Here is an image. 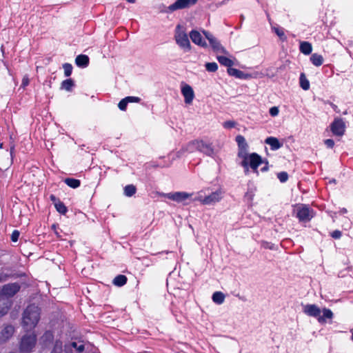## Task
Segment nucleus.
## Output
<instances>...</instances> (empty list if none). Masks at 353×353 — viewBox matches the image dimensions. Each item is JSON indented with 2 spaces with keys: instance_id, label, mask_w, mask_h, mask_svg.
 <instances>
[{
  "instance_id": "1",
  "label": "nucleus",
  "mask_w": 353,
  "mask_h": 353,
  "mask_svg": "<svg viewBox=\"0 0 353 353\" xmlns=\"http://www.w3.org/2000/svg\"><path fill=\"white\" fill-rule=\"evenodd\" d=\"M41 309L34 304L28 305L23 312L22 326L27 330H32L40 320Z\"/></svg>"
},
{
  "instance_id": "2",
  "label": "nucleus",
  "mask_w": 353,
  "mask_h": 353,
  "mask_svg": "<svg viewBox=\"0 0 353 353\" xmlns=\"http://www.w3.org/2000/svg\"><path fill=\"white\" fill-rule=\"evenodd\" d=\"M239 158L241 159V165L244 168L245 173L250 168L253 172H257L259 166L263 163L262 157L255 152L251 154L248 152Z\"/></svg>"
},
{
  "instance_id": "3",
  "label": "nucleus",
  "mask_w": 353,
  "mask_h": 353,
  "mask_svg": "<svg viewBox=\"0 0 353 353\" xmlns=\"http://www.w3.org/2000/svg\"><path fill=\"white\" fill-rule=\"evenodd\" d=\"M188 148L191 152L196 150L209 157H212L214 154L212 143H206L203 140H193L188 143Z\"/></svg>"
},
{
  "instance_id": "4",
  "label": "nucleus",
  "mask_w": 353,
  "mask_h": 353,
  "mask_svg": "<svg viewBox=\"0 0 353 353\" xmlns=\"http://www.w3.org/2000/svg\"><path fill=\"white\" fill-rule=\"evenodd\" d=\"M37 335L34 332L24 334L19 342V349L21 353H30L37 344Z\"/></svg>"
},
{
  "instance_id": "5",
  "label": "nucleus",
  "mask_w": 353,
  "mask_h": 353,
  "mask_svg": "<svg viewBox=\"0 0 353 353\" xmlns=\"http://www.w3.org/2000/svg\"><path fill=\"white\" fill-rule=\"evenodd\" d=\"M181 26L177 25L175 31V41L179 46L185 52H189L191 50V45L187 34L181 30Z\"/></svg>"
},
{
  "instance_id": "6",
  "label": "nucleus",
  "mask_w": 353,
  "mask_h": 353,
  "mask_svg": "<svg viewBox=\"0 0 353 353\" xmlns=\"http://www.w3.org/2000/svg\"><path fill=\"white\" fill-rule=\"evenodd\" d=\"M203 34L205 38L208 40L213 51L216 53L226 54L227 51L225 48L221 44L219 41L213 36L210 32L203 30Z\"/></svg>"
},
{
  "instance_id": "7",
  "label": "nucleus",
  "mask_w": 353,
  "mask_h": 353,
  "mask_svg": "<svg viewBox=\"0 0 353 353\" xmlns=\"http://www.w3.org/2000/svg\"><path fill=\"white\" fill-rule=\"evenodd\" d=\"M223 197L221 190H217L205 197L199 196L194 200L200 201L203 205H210L219 202Z\"/></svg>"
},
{
  "instance_id": "8",
  "label": "nucleus",
  "mask_w": 353,
  "mask_h": 353,
  "mask_svg": "<svg viewBox=\"0 0 353 353\" xmlns=\"http://www.w3.org/2000/svg\"><path fill=\"white\" fill-rule=\"evenodd\" d=\"M21 289V286L18 283H12L4 285L1 291V297L6 299L13 297Z\"/></svg>"
},
{
  "instance_id": "9",
  "label": "nucleus",
  "mask_w": 353,
  "mask_h": 353,
  "mask_svg": "<svg viewBox=\"0 0 353 353\" xmlns=\"http://www.w3.org/2000/svg\"><path fill=\"white\" fill-rule=\"evenodd\" d=\"M198 0H176L174 3L168 7L170 12L177 10L184 9L194 6Z\"/></svg>"
},
{
  "instance_id": "10",
  "label": "nucleus",
  "mask_w": 353,
  "mask_h": 353,
  "mask_svg": "<svg viewBox=\"0 0 353 353\" xmlns=\"http://www.w3.org/2000/svg\"><path fill=\"white\" fill-rule=\"evenodd\" d=\"M192 194L185 192H170L165 194V196L174 201L180 203L191 197Z\"/></svg>"
},
{
  "instance_id": "11",
  "label": "nucleus",
  "mask_w": 353,
  "mask_h": 353,
  "mask_svg": "<svg viewBox=\"0 0 353 353\" xmlns=\"http://www.w3.org/2000/svg\"><path fill=\"white\" fill-rule=\"evenodd\" d=\"M235 140L238 145V157L248 153L249 146L244 137L241 134H239L236 137Z\"/></svg>"
},
{
  "instance_id": "12",
  "label": "nucleus",
  "mask_w": 353,
  "mask_h": 353,
  "mask_svg": "<svg viewBox=\"0 0 353 353\" xmlns=\"http://www.w3.org/2000/svg\"><path fill=\"white\" fill-rule=\"evenodd\" d=\"M14 327L12 325H6L0 332V343L8 341L14 334Z\"/></svg>"
},
{
  "instance_id": "13",
  "label": "nucleus",
  "mask_w": 353,
  "mask_h": 353,
  "mask_svg": "<svg viewBox=\"0 0 353 353\" xmlns=\"http://www.w3.org/2000/svg\"><path fill=\"white\" fill-rule=\"evenodd\" d=\"M331 130L334 134L342 136L345 132V123L342 119H335L331 125Z\"/></svg>"
},
{
  "instance_id": "14",
  "label": "nucleus",
  "mask_w": 353,
  "mask_h": 353,
  "mask_svg": "<svg viewBox=\"0 0 353 353\" xmlns=\"http://www.w3.org/2000/svg\"><path fill=\"white\" fill-rule=\"evenodd\" d=\"M181 93L184 97L185 103L187 104L192 103L194 98V92L192 88L188 84H185L181 88Z\"/></svg>"
},
{
  "instance_id": "15",
  "label": "nucleus",
  "mask_w": 353,
  "mask_h": 353,
  "mask_svg": "<svg viewBox=\"0 0 353 353\" xmlns=\"http://www.w3.org/2000/svg\"><path fill=\"white\" fill-rule=\"evenodd\" d=\"M50 199L52 202L57 211L60 214L65 215L68 212V208L54 194L50 195Z\"/></svg>"
},
{
  "instance_id": "16",
  "label": "nucleus",
  "mask_w": 353,
  "mask_h": 353,
  "mask_svg": "<svg viewBox=\"0 0 353 353\" xmlns=\"http://www.w3.org/2000/svg\"><path fill=\"white\" fill-rule=\"evenodd\" d=\"M190 37L192 40V41L195 43L196 45H198L199 46L205 48L208 46L206 42L203 39L201 33L195 30H192L190 32Z\"/></svg>"
},
{
  "instance_id": "17",
  "label": "nucleus",
  "mask_w": 353,
  "mask_h": 353,
  "mask_svg": "<svg viewBox=\"0 0 353 353\" xmlns=\"http://www.w3.org/2000/svg\"><path fill=\"white\" fill-rule=\"evenodd\" d=\"M297 217L301 221H310L312 217V212L307 207H302L298 210Z\"/></svg>"
},
{
  "instance_id": "18",
  "label": "nucleus",
  "mask_w": 353,
  "mask_h": 353,
  "mask_svg": "<svg viewBox=\"0 0 353 353\" xmlns=\"http://www.w3.org/2000/svg\"><path fill=\"white\" fill-rule=\"evenodd\" d=\"M12 305V301L5 297L0 298V317L6 314Z\"/></svg>"
},
{
  "instance_id": "19",
  "label": "nucleus",
  "mask_w": 353,
  "mask_h": 353,
  "mask_svg": "<svg viewBox=\"0 0 353 353\" xmlns=\"http://www.w3.org/2000/svg\"><path fill=\"white\" fill-rule=\"evenodd\" d=\"M304 312L311 316H319L321 314V310L315 305H307L304 307Z\"/></svg>"
},
{
  "instance_id": "20",
  "label": "nucleus",
  "mask_w": 353,
  "mask_h": 353,
  "mask_svg": "<svg viewBox=\"0 0 353 353\" xmlns=\"http://www.w3.org/2000/svg\"><path fill=\"white\" fill-rule=\"evenodd\" d=\"M90 59L85 54H79L75 59V63L80 68H85L88 65Z\"/></svg>"
},
{
  "instance_id": "21",
  "label": "nucleus",
  "mask_w": 353,
  "mask_h": 353,
  "mask_svg": "<svg viewBox=\"0 0 353 353\" xmlns=\"http://www.w3.org/2000/svg\"><path fill=\"white\" fill-rule=\"evenodd\" d=\"M266 144H268L273 150H278L283 145L278 139L272 137L266 139Z\"/></svg>"
},
{
  "instance_id": "22",
  "label": "nucleus",
  "mask_w": 353,
  "mask_h": 353,
  "mask_svg": "<svg viewBox=\"0 0 353 353\" xmlns=\"http://www.w3.org/2000/svg\"><path fill=\"white\" fill-rule=\"evenodd\" d=\"M128 278L123 274H119L114 277L112 283L118 287L123 286L126 284Z\"/></svg>"
},
{
  "instance_id": "23",
  "label": "nucleus",
  "mask_w": 353,
  "mask_h": 353,
  "mask_svg": "<svg viewBox=\"0 0 353 353\" xmlns=\"http://www.w3.org/2000/svg\"><path fill=\"white\" fill-rule=\"evenodd\" d=\"M74 86V81L72 79H67L61 82L60 88L68 92H71Z\"/></svg>"
},
{
  "instance_id": "24",
  "label": "nucleus",
  "mask_w": 353,
  "mask_h": 353,
  "mask_svg": "<svg viewBox=\"0 0 353 353\" xmlns=\"http://www.w3.org/2000/svg\"><path fill=\"white\" fill-rule=\"evenodd\" d=\"M64 183L72 188H77L81 185V181L74 178H66Z\"/></svg>"
},
{
  "instance_id": "25",
  "label": "nucleus",
  "mask_w": 353,
  "mask_h": 353,
  "mask_svg": "<svg viewBox=\"0 0 353 353\" xmlns=\"http://www.w3.org/2000/svg\"><path fill=\"white\" fill-rule=\"evenodd\" d=\"M216 58L221 65L226 66L228 67V68H230L231 66L234 65L233 61L226 57L217 56Z\"/></svg>"
},
{
  "instance_id": "26",
  "label": "nucleus",
  "mask_w": 353,
  "mask_h": 353,
  "mask_svg": "<svg viewBox=\"0 0 353 353\" xmlns=\"http://www.w3.org/2000/svg\"><path fill=\"white\" fill-rule=\"evenodd\" d=\"M227 72L229 75L235 77L239 79H243L244 76L243 72L236 68H232V66L227 69Z\"/></svg>"
},
{
  "instance_id": "27",
  "label": "nucleus",
  "mask_w": 353,
  "mask_h": 353,
  "mask_svg": "<svg viewBox=\"0 0 353 353\" xmlns=\"http://www.w3.org/2000/svg\"><path fill=\"white\" fill-rule=\"evenodd\" d=\"M212 301L217 304H222L225 300V295L221 292H215L212 294Z\"/></svg>"
},
{
  "instance_id": "28",
  "label": "nucleus",
  "mask_w": 353,
  "mask_h": 353,
  "mask_svg": "<svg viewBox=\"0 0 353 353\" xmlns=\"http://www.w3.org/2000/svg\"><path fill=\"white\" fill-rule=\"evenodd\" d=\"M300 50L305 54H309L312 52V45L306 41H303L300 45Z\"/></svg>"
},
{
  "instance_id": "29",
  "label": "nucleus",
  "mask_w": 353,
  "mask_h": 353,
  "mask_svg": "<svg viewBox=\"0 0 353 353\" xmlns=\"http://www.w3.org/2000/svg\"><path fill=\"white\" fill-rule=\"evenodd\" d=\"M310 60L314 65L319 66L323 63V58L321 55L315 53L311 56Z\"/></svg>"
},
{
  "instance_id": "30",
  "label": "nucleus",
  "mask_w": 353,
  "mask_h": 353,
  "mask_svg": "<svg viewBox=\"0 0 353 353\" xmlns=\"http://www.w3.org/2000/svg\"><path fill=\"white\" fill-rule=\"evenodd\" d=\"M300 85L304 90H307L310 88V83L304 73H301L300 75Z\"/></svg>"
},
{
  "instance_id": "31",
  "label": "nucleus",
  "mask_w": 353,
  "mask_h": 353,
  "mask_svg": "<svg viewBox=\"0 0 353 353\" xmlns=\"http://www.w3.org/2000/svg\"><path fill=\"white\" fill-rule=\"evenodd\" d=\"M323 316H319V317L318 318V321L320 323L325 322V318L332 319L333 316L332 312L329 309H326V308L323 309Z\"/></svg>"
},
{
  "instance_id": "32",
  "label": "nucleus",
  "mask_w": 353,
  "mask_h": 353,
  "mask_svg": "<svg viewBox=\"0 0 353 353\" xmlns=\"http://www.w3.org/2000/svg\"><path fill=\"white\" fill-rule=\"evenodd\" d=\"M137 191L136 187L132 185H128L124 188V194L127 196H133Z\"/></svg>"
},
{
  "instance_id": "33",
  "label": "nucleus",
  "mask_w": 353,
  "mask_h": 353,
  "mask_svg": "<svg viewBox=\"0 0 353 353\" xmlns=\"http://www.w3.org/2000/svg\"><path fill=\"white\" fill-rule=\"evenodd\" d=\"M205 69L208 72H214L218 70V65L215 62L206 63Z\"/></svg>"
},
{
  "instance_id": "34",
  "label": "nucleus",
  "mask_w": 353,
  "mask_h": 353,
  "mask_svg": "<svg viewBox=\"0 0 353 353\" xmlns=\"http://www.w3.org/2000/svg\"><path fill=\"white\" fill-rule=\"evenodd\" d=\"M63 68L64 70V75L70 77L72 72V65L70 63H65L63 65Z\"/></svg>"
},
{
  "instance_id": "35",
  "label": "nucleus",
  "mask_w": 353,
  "mask_h": 353,
  "mask_svg": "<svg viewBox=\"0 0 353 353\" xmlns=\"http://www.w3.org/2000/svg\"><path fill=\"white\" fill-rule=\"evenodd\" d=\"M54 335L52 331L47 330L44 332L43 335L42 336V339L44 341H52L53 340Z\"/></svg>"
},
{
  "instance_id": "36",
  "label": "nucleus",
  "mask_w": 353,
  "mask_h": 353,
  "mask_svg": "<svg viewBox=\"0 0 353 353\" xmlns=\"http://www.w3.org/2000/svg\"><path fill=\"white\" fill-rule=\"evenodd\" d=\"M70 345L74 347L78 352H82L85 350V346L83 344L78 345L77 342H72Z\"/></svg>"
},
{
  "instance_id": "37",
  "label": "nucleus",
  "mask_w": 353,
  "mask_h": 353,
  "mask_svg": "<svg viewBox=\"0 0 353 353\" xmlns=\"http://www.w3.org/2000/svg\"><path fill=\"white\" fill-rule=\"evenodd\" d=\"M128 101L125 97L124 99H121L119 103H118L119 108L122 111H125L127 108Z\"/></svg>"
},
{
  "instance_id": "38",
  "label": "nucleus",
  "mask_w": 353,
  "mask_h": 353,
  "mask_svg": "<svg viewBox=\"0 0 353 353\" xmlns=\"http://www.w3.org/2000/svg\"><path fill=\"white\" fill-rule=\"evenodd\" d=\"M273 30H274L275 33L278 35V37L281 39V40H285L286 39V37L284 34V32L282 30H280L279 28H273Z\"/></svg>"
},
{
  "instance_id": "39",
  "label": "nucleus",
  "mask_w": 353,
  "mask_h": 353,
  "mask_svg": "<svg viewBox=\"0 0 353 353\" xmlns=\"http://www.w3.org/2000/svg\"><path fill=\"white\" fill-rule=\"evenodd\" d=\"M278 178L281 182H285L288 179V174L285 172H281L278 174Z\"/></svg>"
},
{
  "instance_id": "40",
  "label": "nucleus",
  "mask_w": 353,
  "mask_h": 353,
  "mask_svg": "<svg viewBox=\"0 0 353 353\" xmlns=\"http://www.w3.org/2000/svg\"><path fill=\"white\" fill-rule=\"evenodd\" d=\"M20 233L18 230H14L11 234L10 239L12 242H17L19 239Z\"/></svg>"
},
{
  "instance_id": "41",
  "label": "nucleus",
  "mask_w": 353,
  "mask_h": 353,
  "mask_svg": "<svg viewBox=\"0 0 353 353\" xmlns=\"http://www.w3.org/2000/svg\"><path fill=\"white\" fill-rule=\"evenodd\" d=\"M236 123L233 121H225L223 124V126L226 129H230L234 128Z\"/></svg>"
},
{
  "instance_id": "42",
  "label": "nucleus",
  "mask_w": 353,
  "mask_h": 353,
  "mask_svg": "<svg viewBox=\"0 0 353 353\" xmlns=\"http://www.w3.org/2000/svg\"><path fill=\"white\" fill-rule=\"evenodd\" d=\"M126 99L128 100V103H139L141 101V99L138 97H126Z\"/></svg>"
},
{
  "instance_id": "43",
  "label": "nucleus",
  "mask_w": 353,
  "mask_h": 353,
  "mask_svg": "<svg viewBox=\"0 0 353 353\" xmlns=\"http://www.w3.org/2000/svg\"><path fill=\"white\" fill-rule=\"evenodd\" d=\"M279 108H278V107H276V106L272 107V108H271L270 109V114H271V116H272V117H276V116H277V115H278V114H279Z\"/></svg>"
},
{
  "instance_id": "44",
  "label": "nucleus",
  "mask_w": 353,
  "mask_h": 353,
  "mask_svg": "<svg viewBox=\"0 0 353 353\" xmlns=\"http://www.w3.org/2000/svg\"><path fill=\"white\" fill-rule=\"evenodd\" d=\"M325 144L327 147H329V148H333V147H334V141H333L332 139H326V140L325 141Z\"/></svg>"
},
{
  "instance_id": "45",
  "label": "nucleus",
  "mask_w": 353,
  "mask_h": 353,
  "mask_svg": "<svg viewBox=\"0 0 353 353\" xmlns=\"http://www.w3.org/2000/svg\"><path fill=\"white\" fill-rule=\"evenodd\" d=\"M332 236L334 239H339L341 236V232L339 230H335L332 233Z\"/></svg>"
},
{
  "instance_id": "46",
  "label": "nucleus",
  "mask_w": 353,
  "mask_h": 353,
  "mask_svg": "<svg viewBox=\"0 0 353 353\" xmlns=\"http://www.w3.org/2000/svg\"><path fill=\"white\" fill-rule=\"evenodd\" d=\"M53 350L57 353H61L62 351L61 345H58L57 343H56Z\"/></svg>"
},
{
  "instance_id": "47",
  "label": "nucleus",
  "mask_w": 353,
  "mask_h": 353,
  "mask_svg": "<svg viewBox=\"0 0 353 353\" xmlns=\"http://www.w3.org/2000/svg\"><path fill=\"white\" fill-rule=\"evenodd\" d=\"M29 83V79L28 77H24L22 80V85L23 86H26L28 85Z\"/></svg>"
},
{
  "instance_id": "48",
  "label": "nucleus",
  "mask_w": 353,
  "mask_h": 353,
  "mask_svg": "<svg viewBox=\"0 0 353 353\" xmlns=\"http://www.w3.org/2000/svg\"><path fill=\"white\" fill-rule=\"evenodd\" d=\"M7 277L8 276L6 275L1 274H0V283L3 281H6Z\"/></svg>"
},
{
  "instance_id": "49",
  "label": "nucleus",
  "mask_w": 353,
  "mask_h": 353,
  "mask_svg": "<svg viewBox=\"0 0 353 353\" xmlns=\"http://www.w3.org/2000/svg\"><path fill=\"white\" fill-rule=\"evenodd\" d=\"M129 3H135L136 0H126Z\"/></svg>"
},
{
  "instance_id": "50",
  "label": "nucleus",
  "mask_w": 353,
  "mask_h": 353,
  "mask_svg": "<svg viewBox=\"0 0 353 353\" xmlns=\"http://www.w3.org/2000/svg\"><path fill=\"white\" fill-rule=\"evenodd\" d=\"M2 147V143H0V148Z\"/></svg>"
},
{
  "instance_id": "51",
  "label": "nucleus",
  "mask_w": 353,
  "mask_h": 353,
  "mask_svg": "<svg viewBox=\"0 0 353 353\" xmlns=\"http://www.w3.org/2000/svg\"><path fill=\"white\" fill-rule=\"evenodd\" d=\"M9 353H14V352H9Z\"/></svg>"
}]
</instances>
